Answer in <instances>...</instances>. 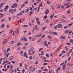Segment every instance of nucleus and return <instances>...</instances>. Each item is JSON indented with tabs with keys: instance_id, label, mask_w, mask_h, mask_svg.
Returning <instances> with one entry per match:
<instances>
[{
	"instance_id": "f03ea898",
	"label": "nucleus",
	"mask_w": 73,
	"mask_h": 73,
	"mask_svg": "<svg viewBox=\"0 0 73 73\" xmlns=\"http://www.w3.org/2000/svg\"><path fill=\"white\" fill-rule=\"evenodd\" d=\"M16 11V9H9V12H11L12 14L15 13V12Z\"/></svg>"
},
{
	"instance_id": "a211bd4d",
	"label": "nucleus",
	"mask_w": 73,
	"mask_h": 73,
	"mask_svg": "<svg viewBox=\"0 0 73 73\" xmlns=\"http://www.w3.org/2000/svg\"><path fill=\"white\" fill-rule=\"evenodd\" d=\"M4 16V15L2 13H0V18Z\"/></svg>"
},
{
	"instance_id": "a19ab883",
	"label": "nucleus",
	"mask_w": 73,
	"mask_h": 73,
	"mask_svg": "<svg viewBox=\"0 0 73 73\" xmlns=\"http://www.w3.org/2000/svg\"><path fill=\"white\" fill-rule=\"evenodd\" d=\"M46 28V27H44L43 28H42V31H44V29H45V28Z\"/></svg>"
},
{
	"instance_id": "b1692460",
	"label": "nucleus",
	"mask_w": 73,
	"mask_h": 73,
	"mask_svg": "<svg viewBox=\"0 0 73 73\" xmlns=\"http://www.w3.org/2000/svg\"><path fill=\"white\" fill-rule=\"evenodd\" d=\"M23 15V14L21 13H19L18 14H17V16H20V15Z\"/></svg>"
},
{
	"instance_id": "20e7f679",
	"label": "nucleus",
	"mask_w": 73,
	"mask_h": 73,
	"mask_svg": "<svg viewBox=\"0 0 73 73\" xmlns=\"http://www.w3.org/2000/svg\"><path fill=\"white\" fill-rule=\"evenodd\" d=\"M17 6V4L15 3L11 7L12 8H16Z\"/></svg>"
},
{
	"instance_id": "2eb2a0df",
	"label": "nucleus",
	"mask_w": 73,
	"mask_h": 73,
	"mask_svg": "<svg viewBox=\"0 0 73 73\" xmlns=\"http://www.w3.org/2000/svg\"><path fill=\"white\" fill-rule=\"evenodd\" d=\"M60 21L62 22V23H66V21L64 20V19H62L60 20Z\"/></svg>"
},
{
	"instance_id": "f257e3e1",
	"label": "nucleus",
	"mask_w": 73,
	"mask_h": 73,
	"mask_svg": "<svg viewBox=\"0 0 73 73\" xmlns=\"http://www.w3.org/2000/svg\"><path fill=\"white\" fill-rule=\"evenodd\" d=\"M35 53V51L33 50H30L29 51V54L30 55H32L33 54Z\"/></svg>"
},
{
	"instance_id": "3c124183",
	"label": "nucleus",
	"mask_w": 73,
	"mask_h": 73,
	"mask_svg": "<svg viewBox=\"0 0 73 73\" xmlns=\"http://www.w3.org/2000/svg\"><path fill=\"white\" fill-rule=\"evenodd\" d=\"M54 33L55 35H56V36H57L58 34H57V33L54 32Z\"/></svg>"
},
{
	"instance_id": "4c0bfd02",
	"label": "nucleus",
	"mask_w": 73,
	"mask_h": 73,
	"mask_svg": "<svg viewBox=\"0 0 73 73\" xmlns=\"http://www.w3.org/2000/svg\"><path fill=\"white\" fill-rule=\"evenodd\" d=\"M13 66L11 65L10 67V68L11 69H13Z\"/></svg>"
},
{
	"instance_id": "0eeeda50",
	"label": "nucleus",
	"mask_w": 73,
	"mask_h": 73,
	"mask_svg": "<svg viewBox=\"0 0 73 73\" xmlns=\"http://www.w3.org/2000/svg\"><path fill=\"white\" fill-rule=\"evenodd\" d=\"M48 13H49V9H46L45 11V14L46 15H48Z\"/></svg>"
},
{
	"instance_id": "49530a36",
	"label": "nucleus",
	"mask_w": 73,
	"mask_h": 73,
	"mask_svg": "<svg viewBox=\"0 0 73 73\" xmlns=\"http://www.w3.org/2000/svg\"><path fill=\"white\" fill-rule=\"evenodd\" d=\"M5 8L8 9V8H9V6L8 5L6 6L5 7Z\"/></svg>"
},
{
	"instance_id": "a18cd8bd",
	"label": "nucleus",
	"mask_w": 73,
	"mask_h": 73,
	"mask_svg": "<svg viewBox=\"0 0 73 73\" xmlns=\"http://www.w3.org/2000/svg\"><path fill=\"white\" fill-rule=\"evenodd\" d=\"M70 42H73V39H70Z\"/></svg>"
},
{
	"instance_id": "412c9836",
	"label": "nucleus",
	"mask_w": 73,
	"mask_h": 73,
	"mask_svg": "<svg viewBox=\"0 0 73 73\" xmlns=\"http://www.w3.org/2000/svg\"><path fill=\"white\" fill-rule=\"evenodd\" d=\"M5 26V25H4V24H3L2 25H1V26L0 27L1 28H4V27Z\"/></svg>"
},
{
	"instance_id": "6ab92c4d",
	"label": "nucleus",
	"mask_w": 73,
	"mask_h": 73,
	"mask_svg": "<svg viewBox=\"0 0 73 73\" xmlns=\"http://www.w3.org/2000/svg\"><path fill=\"white\" fill-rule=\"evenodd\" d=\"M14 72V70H13V69H11V73H13V72Z\"/></svg>"
},
{
	"instance_id": "393cba45",
	"label": "nucleus",
	"mask_w": 73,
	"mask_h": 73,
	"mask_svg": "<svg viewBox=\"0 0 73 73\" xmlns=\"http://www.w3.org/2000/svg\"><path fill=\"white\" fill-rule=\"evenodd\" d=\"M60 48H61V46H60L56 50V51H58V50H60Z\"/></svg>"
},
{
	"instance_id": "423d86ee",
	"label": "nucleus",
	"mask_w": 73,
	"mask_h": 73,
	"mask_svg": "<svg viewBox=\"0 0 73 73\" xmlns=\"http://www.w3.org/2000/svg\"><path fill=\"white\" fill-rule=\"evenodd\" d=\"M44 43L45 45L46 46H47V48H48V43L46 42V40L44 41Z\"/></svg>"
},
{
	"instance_id": "338daca9",
	"label": "nucleus",
	"mask_w": 73,
	"mask_h": 73,
	"mask_svg": "<svg viewBox=\"0 0 73 73\" xmlns=\"http://www.w3.org/2000/svg\"><path fill=\"white\" fill-rule=\"evenodd\" d=\"M29 58L30 60H32V56H30Z\"/></svg>"
},
{
	"instance_id": "bf43d9fd",
	"label": "nucleus",
	"mask_w": 73,
	"mask_h": 73,
	"mask_svg": "<svg viewBox=\"0 0 73 73\" xmlns=\"http://www.w3.org/2000/svg\"><path fill=\"white\" fill-rule=\"evenodd\" d=\"M35 38H34V37L32 39V41H35Z\"/></svg>"
},
{
	"instance_id": "de8ad7c7",
	"label": "nucleus",
	"mask_w": 73,
	"mask_h": 73,
	"mask_svg": "<svg viewBox=\"0 0 73 73\" xmlns=\"http://www.w3.org/2000/svg\"><path fill=\"white\" fill-rule=\"evenodd\" d=\"M36 21H39V20H40V19H39V18H36Z\"/></svg>"
},
{
	"instance_id": "4468645a",
	"label": "nucleus",
	"mask_w": 73,
	"mask_h": 73,
	"mask_svg": "<svg viewBox=\"0 0 73 73\" xmlns=\"http://www.w3.org/2000/svg\"><path fill=\"white\" fill-rule=\"evenodd\" d=\"M15 33L16 34H18L19 33V29H18L16 30Z\"/></svg>"
},
{
	"instance_id": "5fc2aeb1",
	"label": "nucleus",
	"mask_w": 73,
	"mask_h": 73,
	"mask_svg": "<svg viewBox=\"0 0 73 73\" xmlns=\"http://www.w3.org/2000/svg\"><path fill=\"white\" fill-rule=\"evenodd\" d=\"M41 36H42V38H44V37H45V36L44 35H42Z\"/></svg>"
},
{
	"instance_id": "09e8293b",
	"label": "nucleus",
	"mask_w": 73,
	"mask_h": 73,
	"mask_svg": "<svg viewBox=\"0 0 73 73\" xmlns=\"http://www.w3.org/2000/svg\"><path fill=\"white\" fill-rule=\"evenodd\" d=\"M20 20H21V22H23V21H24V19H20Z\"/></svg>"
},
{
	"instance_id": "72a5a7b5",
	"label": "nucleus",
	"mask_w": 73,
	"mask_h": 73,
	"mask_svg": "<svg viewBox=\"0 0 73 73\" xmlns=\"http://www.w3.org/2000/svg\"><path fill=\"white\" fill-rule=\"evenodd\" d=\"M3 52H4V54H6L7 52H6V50L5 49H3Z\"/></svg>"
},
{
	"instance_id": "9d476101",
	"label": "nucleus",
	"mask_w": 73,
	"mask_h": 73,
	"mask_svg": "<svg viewBox=\"0 0 73 73\" xmlns=\"http://www.w3.org/2000/svg\"><path fill=\"white\" fill-rule=\"evenodd\" d=\"M69 30H66L64 31V33L66 34H67L69 33Z\"/></svg>"
},
{
	"instance_id": "69168bd1",
	"label": "nucleus",
	"mask_w": 73,
	"mask_h": 73,
	"mask_svg": "<svg viewBox=\"0 0 73 73\" xmlns=\"http://www.w3.org/2000/svg\"><path fill=\"white\" fill-rule=\"evenodd\" d=\"M51 8H52V10H54V8H53V6H51Z\"/></svg>"
},
{
	"instance_id": "58836bf2",
	"label": "nucleus",
	"mask_w": 73,
	"mask_h": 73,
	"mask_svg": "<svg viewBox=\"0 0 73 73\" xmlns=\"http://www.w3.org/2000/svg\"><path fill=\"white\" fill-rule=\"evenodd\" d=\"M25 12V11L24 10H23L21 11L20 13H24V12Z\"/></svg>"
},
{
	"instance_id": "7ed1b4c3",
	"label": "nucleus",
	"mask_w": 73,
	"mask_h": 73,
	"mask_svg": "<svg viewBox=\"0 0 73 73\" xmlns=\"http://www.w3.org/2000/svg\"><path fill=\"white\" fill-rule=\"evenodd\" d=\"M56 27L58 28H62V25L61 24H58L56 25Z\"/></svg>"
},
{
	"instance_id": "a878e982",
	"label": "nucleus",
	"mask_w": 73,
	"mask_h": 73,
	"mask_svg": "<svg viewBox=\"0 0 73 73\" xmlns=\"http://www.w3.org/2000/svg\"><path fill=\"white\" fill-rule=\"evenodd\" d=\"M12 32H13V30H12V29H11L10 31L9 32V33L11 34Z\"/></svg>"
},
{
	"instance_id": "6e6d98bb",
	"label": "nucleus",
	"mask_w": 73,
	"mask_h": 73,
	"mask_svg": "<svg viewBox=\"0 0 73 73\" xmlns=\"http://www.w3.org/2000/svg\"><path fill=\"white\" fill-rule=\"evenodd\" d=\"M19 65L21 67H22V66H23V64H22V63H20L19 64Z\"/></svg>"
},
{
	"instance_id": "6e6552de",
	"label": "nucleus",
	"mask_w": 73,
	"mask_h": 73,
	"mask_svg": "<svg viewBox=\"0 0 73 73\" xmlns=\"http://www.w3.org/2000/svg\"><path fill=\"white\" fill-rule=\"evenodd\" d=\"M60 38L61 39H64V38H65L66 37L62 35L60 37Z\"/></svg>"
},
{
	"instance_id": "603ef678",
	"label": "nucleus",
	"mask_w": 73,
	"mask_h": 73,
	"mask_svg": "<svg viewBox=\"0 0 73 73\" xmlns=\"http://www.w3.org/2000/svg\"><path fill=\"white\" fill-rule=\"evenodd\" d=\"M48 37L49 38H51L52 36H51L50 35H49L48 36Z\"/></svg>"
},
{
	"instance_id": "0e129e2a",
	"label": "nucleus",
	"mask_w": 73,
	"mask_h": 73,
	"mask_svg": "<svg viewBox=\"0 0 73 73\" xmlns=\"http://www.w3.org/2000/svg\"><path fill=\"white\" fill-rule=\"evenodd\" d=\"M21 20L20 19L18 23V24H20V23H21Z\"/></svg>"
},
{
	"instance_id": "39448f33",
	"label": "nucleus",
	"mask_w": 73,
	"mask_h": 73,
	"mask_svg": "<svg viewBox=\"0 0 73 73\" xmlns=\"http://www.w3.org/2000/svg\"><path fill=\"white\" fill-rule=\"evenodd\" d=\"M62 69L63 70H65V69H66V65L65 64H64L62 66Z\"/></svg>"
},
{
	"instance_id": "7c9ffc66",
	"label": "nucleus",
	"mask_w": 73,
	"mask_h": 73,
	"mask_svg": "<svg viewBox=\"0 0 73 73\" xmlns=\"http://www.w3.org/2000/svg\"><path fill=\"white\" fill-rule=\"evenodd\" d=\"M32 13H33V11H31L30 12V13L29 14V16H31V15H32Z\"/></svg>"
},
{
	"instance_id": "5701e85b",
	"label": "nucleus",
	"mask_w": 73,
	"mask_h": 73,
	"mask_svg": "<svg viewBox=\"0 0 73 73\" xmlns=\"http://www.w3.org/2000/svg\"><path fill=\"white\" fill-rule=\"evenodd\" d=\"M29 11V9H27L26 11L25 12V13H27V12H28Z\"/></svg>"
},
{
	"instance_id": "ddd939ff",
	"label": "nucleus",
	"mask_w": 73,
	"mask_h": 73,
	"mask_svg": "<svg viewBox=\"0 0 73 73\" xmlns=\"http://www.w3.org/2000/svg\"><path fill=\"white\" fill-rule=\"evenodd\" d=\"M9 54H10L8 53H7V54H6L5 55V56H6L5 57H6V58H7L8 57V56H9Z\"/></svg>"
},
{
	"instance_id": "2f4dec72",
	"label": "nucleus",
	"mask_w": 73,
	"mask_h": 73,
	"mask_svg": "<svg viewBox=\"0 0 73 73\" xmlns=\"http://www.w3.org/2000/svg\"><path fill=\"white\" fill-rule=\"evenodd\" d=\"M54 15V14L50 16V19H52L53 18V16Z\"/></svg>"
},
{
	"instance_id": "13d9d810",
	"label": "nucleus",
	"mask_w": 73,
	"mask_h": 73,
	"mask_svg": "<svg viewBox=\"0 0 73 73\" xmlns=\"http://www.w3.org/2000/svg\"><path fill=\"white\" fill-rule=\"evenodd\" d=\"M64 62H63L62 63H61L60 64V66H62L64 65Z\"/></svg>"
},
{
	"instance_id": "e433bc0d",
	"label": "nucleus",
	"mask_w": 73,
	"mask_h": 73,
	"mask_svg": "<svg viewBox=\"0 0 73 73\" xmlns=\"http://www.w3.org/2000/svg\"><path fill=\"white\" fill-rule=\"evenodd\" d=\"M41 4L39 5V7H42V2L41 3Z\"/></svg>"
},
{
	"instance_id": "c03bdc74",
	"label": "nucleus",
	"mask_w": 73,
	"mask_h": 73,
	"mask_svg": "<svg viewBox=\"0 0 73 73\" xmlns=\"http://www.w3.org/2000/svg\"><path fill=\"white\" fill-rule=\"evenodd\" d=\"M21 45V43H18L17 44V45H18V46Z\"/></svg>"
},
{
	"instance_id": "8fccbe9b",
	"label": "nucleus",
	"mask_w": 73,
	"mask_h": 73,
	"mask_svg": "<svg viewBox=\"0 0 73 73\" xmlns=\"http://www.w3.org/2000/svg\"><path fill=\"white\" fill-rule=\"evenodd\" d=\"M43 49V48H40L39 49V51H41V50H42Z\"/></svg>"
},
{
	"instance_id": "680f3d73",
	"label": "nucleus",
	"mask_w": 73,
	"mask_h": 73,
	"mask_svg": "<svg viewBox=\"0 0 73 73\" xmlns=\"http://www.w3.org/2000/svg\"><path fill=\"white\" fill-rule=\"evenodd\" d=\"M72 49H70L69 52V53H71L72 52Z\"/></svg>"
},
{
	"instance_id": "c85d7f7f",
	"label": "nucleus",
	"mask_w": 73,
	"mask_h": 73,
	"mask_svg": "<svg viewBox=\"0 0 73 73\" xmlns=\"http://www.w3.org/2000/svg\"><path fill=\"white\" fill-rule=\"evenodd\" d=\"M41 55H44V51H42L41 52Z\"/></svg>"
},
{
	"instance_id": "dca6fc26",
	"label": "nucleus",
	"mask_w": 73,
	"mask_h": 73,
	"mask_svg": "<svg viewBox=\"0 0 73 73\" xmlns=\"http://www.w3.org/2000/svg\"><path fill=\"white\" fill-rule=\"evenodd\" d=\"M9 60H11V61H12V60H13V57H10L9 58Z\"/></svg>"
},
{
	"instance_id": "774afa93",
	"label": "nucleus",
	"mask_w": 73,
	"mask_h": 73,
	"mask_svg": "<svg viewBox=\"0 0 73 73\" xmlns=\"http://www.w3.org/2000/svg\"><path fill=\"white\" fill-rule=\"evenodd\" d=\"M9 50H10V48H7V51L8 52Z\"/></svg>"
},
{
	"instance_id": "052dcab7",
	"label": "nucleus",
	"mask_w": 73,
	"mask_h": 73,
	"mask_svg": "<svg viewBox=\"0 0 73 73\" xmlns=\"http://www.w3.org/2000/svg\"><path fill=\"white\" fill-rule=\"evenodd\" d=\"M48 65V64L47 63H45L44 64H43V66H44V65Z\"/></svg>"
},
{
	"instance_id": "f704fd0d",
	"label": "nucleus",
	"mask_w": 73,
	"mask_h": 73,
	"mask_svg": "<svg viewBox=\"0 0 73 73\" xmlns=\"http://www.w3.org/2000/svg\"><path fill=\"white\" fill-rule=\"evenodd\" d=\"M7 9H7L5 7L4 9V11L5 12V11H7Z\"/></svg>"
},
{
	"instance_id": "864d4df0",
	"label": "nucleus",
	"mask_w": 73,
	"mask_h": 73,
	"mask_svg": "<svg viewBox=\"0 0 73 73\" xmlns=\"http://www.w3.org/2000/svg\"><path fill=\"white\" fill-rule=\"evenodd\" d=\"M24 40L25 41H27V38H26L25 37V38L24 39Z\"/></svg>"
},
{
	"instance_id": "4be33fe9",
	"label": "nucleus",
	"mask_w": 73,
	"mask_h": 73,
	"mask_svg": "<svg viewBox=\"0 0 73 73\" xmlns=\"http://www.w3.org/2000/svg\"><path fill=\"white\" fill-rule=\"evenodd\" d=\"M5 3H1L0 5V7H1L2 5H3Z\"/></svg>"
},
{
	"instance_id": "f8f14e48",
	"label": "nucleus",
	"mask_w": 73,
	"mask_h": 73,
	"mask_svg": "<svg viewBox=\"0 0 73 73\" xmlns=\"http://www.w3.org/2000/svg\"><path fill=\"white\" fill-rule=\"evenodd\" d=\"M7 41V39L6 38L4 40L3 43V44H5L6 43V42Z\"/></svg>"
},
{
	"instance_id": "ea45409f",
	"label": "nucleus",
	"mask_w": 73,
	"mask_h": 73,
	"mask_svg": "<svg viewBox=\"0 0 73 73\" xmlns=\"http://www.w3.org/2000/svg\"><path fill=\"white\" fill-rule=\"evenodd\" d=\"M46 56L47 57H49V54H46Z\"/></svg>"
},
{
	"instance_id": "aec40b11",
	"label": "nucleus",
	"mask_w": 73,
	"mask_h": 73,
	"mask_svg": "<svg viewBox=\"0 0 73 73\" xmlns=\"http://www.w3.org/2000/svg\"><path fill=\"white\" fill-rule=\"evenodd\" d=\"M25 38V37L23 36L21 38V40H24V38Z\"/></svg>"
},
{
	"instance_id": "4d7b16f0",
	"label": "nucleus",
	"mask_w": 73,
	"mask_h": 73,
	"mask_svg": "<svg viewBox=\"0 0 73 73\" xmlns=\"http://www.w3.org/2000/svg\"><path fill=\"white\" fill-rule=\"evenodd\" d=\"M57 7H57V8H59L60 7V5H57Z\"/></svg>"
},
{
	"instance_id": "c9c22d12",
	"label": "nucleus",
	"mask_w": 73,
	"mask_h": 73,
	"mask_svg": "<svg viewBox=\"0 0 73 73\" xmlns=\"http://www.w3.org/2000/svg\"><path fill=\"white\" fill-rule=\"evenodd\" d=\"M66 8H69L70 7V5H67V6L66 7Z\"/></svg>"
},
{
	"instance_id": "f3484780",
	"label": "nucleus",
	"mask_w": 73,
	"mask_h": 73,
	"mask_svg": "<svg viewBox=\"0 0 73 73\" xmlns=\"http://www.w3.org/2000/svg\"><path fill=\"white\" fill-rule=\"evenodd\" d=\"M70 3L69 2V3H65L64 4V6H66V5H69V4H70Z\"/></svg>"
},
{
	"instance_id": "1a4fd4ad",
	"label": "nucleus",
	"mask_w": 73,
	"mask_h": 73,
	"mask_svg": "<svg viewBox=\"0 0 73 73\" xmlns=\"http://www.w3.org/2000/svg\"><path fill=\"white\" fill-rule=\"evenodd\" d=\"M24 56L25 57V58H28V56H27V54L26 52L24 53Z\"/></svg>"
},
{
	"instance_id": "37998d69",
	"label": "nucleus",
	"mask_w": 73,
	"mask_h": 73,
	"mask_svg": "<svg viewBox=\"0 0 73 73\" xmlns=\"http://www.w3.org/2000/svg\"><path fill=\"white\" fill-rule=\"evenodd\" d=\"M72 24H73V23H70L68 25L69 27H70V26H71L72 25Z\"/></svg>"
},
{
	"instance_id": "9b49d317",
	"label": "nucleus",
	"mask_w": 73,
	"mask_h": 73,
	"mask_svg": "<svg viewBox=\"0 0 73 73\" xmlns=\"http://www.w3.org/2000/svg\"><path fill=\"white\" fill-rule=\"evenodd\" d=\"M33 30H36V31H38V29H37V26L36 25H35V28H33Z\"/></svg>"
},
{
	"instance_id": "bb28decb",
	"label": "nucleus",
	"mask_w": 73,
	"mask_h": 73,
	"mask_svg": "<svg viewBox=\"0 0 73 73\" xmlns=\"http://www.w3.org/2000/svg\"><path fill=\"white\" fill-rule=\"evenodd\" d=\"M11 19H12V17H9L8 19L9 21H11Z\"/></svg>"
},
{
	"instance_id": "cd10ccee",
	"label": "nucleus",
	"mask_w": 73,
	"mask_h": 73,
	"mask_svg": "<svg viewBox=\"0 0 73 73\" xmlns=\"http://www.w3.org/2000/svg\"><path fill=\"white\" fill-rule=\"evenodd\" d=\"M66 12L68 13H70V10H68V11H66Z\"/></svg>"
},
{
	"instance_id": "79ce46f5",
	"label": "nucleus",
	"mask_w": 73,
	"mask_h": 73,
	"mask_svg": "<svg viewBox=\"0 0 73 73\" xmlns=\"http://www.w3.org/2000/svg\"><path fill=\"white\" fill-rule=\"evenodd\" d=\"M25 7V5H24V4L22 5L21 6V8H23V7Z\"/></svg>"
},
{
	"instance_id": "473e14b6",
	"label": "nucleus",
	"mask_w": 73,
	"mask_h": 73,
	"mask_svg": "<svg viewBox=\"0 0 73 73\" xmlns=\"http://www.w3.org/2000/svg\"><path fill=\"white\" fill-rule=\"evenodd\" d=\"M15 43V42L13 41H12L11 42V44H13Z\"/></svg>"
},
{
	"instance_id": "c756f323",
	"label": "nucleus",
	"mask_w": 73,
	"mask_h": 73,
	"mask_svg": "<svg viewBox=\"0 0 73 73\" xmlns=\"http://www.w3.org/2000/svg\"><path fill=\"white\" fill-rule=\"evenodd\" d=\"M21 56H23L24 54V52L23 51H21Z\"/></svg>"
},
{
	"instance_id": "e2e57ef3",
	"label": "nucleus",
	"mask_w": 73,
	"mask_h": 73,
	"mask_svg": "<svg viewBox=\"0 0 73 73\" xmlns=\"http://www.w3.org/2000/svg\"><path fill=\"white\" fill-rule=\"evenodd\" d=\"M25 4H28V1H25Z\"/></svg>"
}]
</instances>
